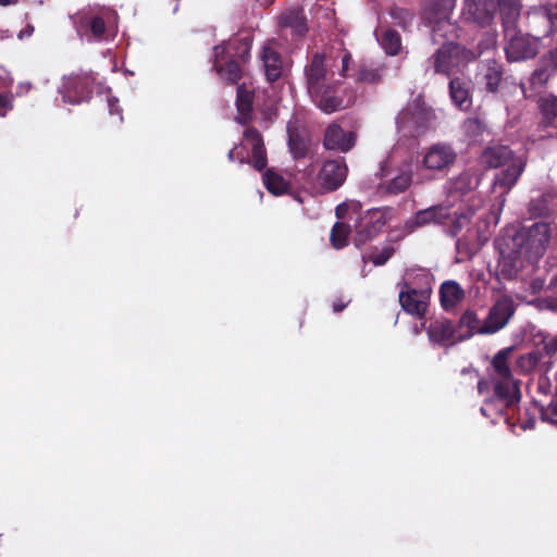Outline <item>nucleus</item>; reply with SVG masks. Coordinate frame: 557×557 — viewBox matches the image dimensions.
Instances as JSON below:
<instances>
[{"mask_svg": "<svg viewBox=\"0 0 557 557\" xmlns=\"http://www.w3.org/2000/svg\"><path fill=\"white\" fill-rule=\"evenodd\" d=\"M304 79L307 94L322 112L334 113L351 104V99L342 94L343 83L334 78L330 58L324 52L315 51L308 55Z\"/></svg>", "mask_w": 557, "mask_h": 557, "instance_id": "obj_1", "label": "nucleus"}, {"mask_svg": "<svg viewBox=\"0 0 557 557\" xmlns=\"http://www.w3.org/2000/svg\"><path fill=\"white\" fill-rule=\"evenodd\" d=\"M252 40L248 37L230 44L216 45L213 48V70L226 84L237 85L243 77V69L235 58L242 62L250 58Z\"/></svg>", "mask_w": 557, "mask_h": 557, "instance_id": "obj_2", "label": "nucleus"}, {"mask_svg": "<svg viewBox=\"0 0 557 557\" xmlns=\"http://www.w3.org/2000/svg\"><path fill=\"white\" fill-rule=\"evenodd\" d=\"M512 352V347L504 348L492 360L495 395L504 406H511L520 399L519 382L515 379L509 364Z\"/></svg>", "mask_w": 557, "mask_h": 557, "instance_id": "obj_3", "label": "nucleus"}, {"mask_svg": "<svg viewBox=\"0 0 557 557\" xmlns=\"http://www.w3.org/2000/svg\"><path fill=\"white\" fill-rule=\"evenodd\" d=\"M395 120L399 132L417 138L434 128L436 113L423 102L413 101L404 108Z\"/></svg>", "mask_w": 557, "mask_h": 557, "instance_id": "obj_4", "label": "nucleus"}, {"mask_svg": "<svg viewBox=\"0 0 557 557\" xmlns=\"http://www.w3.org/2000/svg\"><path fill=\"white\" fill-rule=\"evenodd\" d=\"M479 54L461 46L458 42H444L431 57L434 72L445 76H450L461 67L476 60Z\"/></svg>", "mask_w": 557, "mask_h": 557, "instance_id": "obj_5", "label": "nucleus"}, {"mask_svg": "<svg viewBox=\"0 0 557 557\" xmlns=\"http://www.w3.org/2000/svg\"><path fill=\"white\" fill-rule=\"evenodd\" d=\"M504 52L508 63L534 59L541 49V37L523 33L518 26L503 29Z\"/></svg>", "mask_w": 557, "mask_h": 557, "instance_id": "obj_6", "label": "nucleus"}, {"mask_svg": "<svg viewBox=\"0 0 557 557\" xmlns=\"http://www.w3.org/2000/svg\"><path fill=\"white\" fill-rule=\"evenodd\" d=\"M553 231L546 222H535L531 226L509 224L503 230L500 240L494 244H549Z\"/></svg>", "mask_w": 557, "mask_h": 557, "instance_id": "obj_7", "label": "nucleus"}, {"mask_svg": "<svg viewBox=\"0 0 557 557\" xmlns=\"http://www.w3.org/2000/svg\"><path fill=\"white\" fill-rule=\"evenodd\" d=\"M455 0H436L430 3L425 10L426 18L432 26L433 36L448 38L456 37L457 27L449 21V13L453 10Z\"/></svg>", "mask_w": 557, "mask_h": 557, "instance_id": "obj_8", "label": "nucleus"}, {"mask_svg": "<svg viewBox=\"0 0 557 557\" xmlns=\"http://www.w3.org/2000/svg\"><path fill=\"white\" fill-rule=\"evenodd\" d=\"M94 78L85 72L72 73L63 77L61 92L63 100L78 104L88 99L92 92Z\"/></svg>", "mask_w": 557, "mask_h": 557, "instance_id": "obj_9", "label": "nucleus"}, {"mask_svg": "<svg viewBox=\"0 0 557 557\" xmlns=\"http://www.w3.org/2000/svg\"><path fill=\"white\" fill-rule=\"evenodd\" d=\"M348 166L345 158L327 159L322 163L317 180L325 193L337 190L346 181Z\"/></svg>", "mask_w": 557, "mask_h": 557, "instance_id": "obj_10", "label": "nucleus"}, {"mask_svg": "<svg viewBox=\"0 0 557 557\" xmlns=\"http://www.w3.org/2000/svg\"><path fill=\"white\" fill-rule=\"evenodd\" d=\"M476 83L487 94L497 95L505 83V67L496 59H486L478 66Z\"/></svg>", "mask_w": 557, "mask_h": 557, "instance_id": "obj_11", "label": "nucleus"}, {"mask_svg": "<svg viewBox=\"0 0 557 557\" xmlns=\"http://www.w3.org/2000/svg\"><path fill=\"white\" fill-rule=\"evenodd\" d=\"M515 312L513 301L509 296L499 297L490 309L488 315L479 330L480 334H493L506 326Z\"/></svg>", "mask_w": 557, "mask_h": 557, "instance_id": "obj_12", "label": "nucleus"}, {"mask_svg": "<svg viewBox=\"0 0 557 557\" xmlns=\"http://www.w3.org/2000/svg\"><path fill=\"white\" fill-rule=\"evenodd\" d=\"M356 143L357 133L345 131L336 122L329 124L323 134V148L329 151L347 153L356 146Z\"/></svg>", "mask_w": 557, "mask_h": 557, "instance_id": "obj_13", "label": "nucleus"}, {"mask_svg": "<svg viewBox=\"0 0 557 557\" xmlns=\"http://www.w3.org/2000/svg\"><path fill=\"white\" fill-rule=\"evenodd\" d=\"M457 159L455 149L446 143L431 145L424 152L422 164L425 169L446 172Z\"/></svg>", "mask_w": 557, "mask_h": 557, "instance_id": "obj_14", "label": "nucleus"}, {"mask_svg": "<svg viewBox=\"0 0 557 557\" xmlns=\"http://www.w3.org/2000/svg\"><path fill=\"white\" fill-rule=\"evenodd\" d=\"M495 13V0H466L462 8L463 20L481 27L491 25Z\"/></svg>", "mask_w": 557, "mask_h": 557, "instance_id": "obj_15", "label": "nucleus"}, {"mask_svg": "<svg viewBox=\"0 0 557 557\" xmlns=\"http://www.w3.org/2000/svg\"><path fill=\"white\" fill-rule=\"evenodd\" d=\"M259 59L262 62L268 82L274 83L283 77L286 65L282 53L273 42H267L261 48Z\"/></svg>", "mask_w": 557, "mask_h": 557, "instance_id": "obj_16", "label": "nucleus"}, {"mask_svg": "<svg viewBox=\"0 0 557 557\" xmlns=\"http://www.w3.org/2000/svg\"><path fill=\"white\" fill-rule=\"evenodd\" d=\"M449 209L443 205L432 206L430 208L419 210L410 219L406 221L405 227L409 233L414 232L418 227L431 224H444L449 219Z\"/></svg>", "mask_w": 557, "mask_h": 557, "instance_id": "obj_17", "label": "nucleus"}, {"mask_svg": "<svg viewBox=\"0 0 557 557\" xmlns=\"http://www.w3.org/2000/svg\"><path fill=\"white\" fill-rule=\"evenodd\" d=\"M278 24L283 29H290L295 39H302L309 30L305 11L299 7L283 11L278 16Z\"/></svg>", "mask_w": 557, "mask_h": 557, "instance_id": "obj_18", "label": "nucleus"}, {"mask_svg": "<svg viewBox=\"0 0 557 557\" xmlns=\"http://www.w3.org/2000/svg\"><path fill=\"white\" fill-rule=\"evenodd\" d=\"M557 73L552 66L540 60L539 66L531 73L528 85L521 84V90L524 97L530 98L542 92L548 81Z\"/></svg>", "mask_w": 557, "mask_h": 557, "instance_id": "obj_19", "label": "nucleus"}, {"mask_svg": "<svg viewBox=\"0 0 557 557\" xmlns=\"http://www.w3.org/2000/svg\"><path fill=\"white\" fill-rule=\"evenodd\" d=\"M471 81L466 77H454L449 81V97L460 110L467 111L472 107Z\"/></svg>", "mask_w": 557, "mask_h": 557, "instance_id": "obj_20", "label": "nucleus"}, {"mask_svg": "<svg viewBox=\"0 0 557 557\" xmlns=\"http://www.w3.org/2000/svg\"><path fill=\"white\" fill-rule=\"evenodd\" d=\"M288 149L294 159L299 160L308 156L310 151V136L306 128L294 124L287 126Z\"/></svg>", "mask_w": 557, "mask_h": 557, "instance_id": "obj_21", "label": "nucleus"}, {"mask_svg": "<svg viewBox=\"0 0 557 557\" xmlns=\"http://www.w3.org/2000/svg\"><path fill=\"white\" fill-rule=\"evenodd\" d=\"M245 140L251 146V164L257 171L265 169L268 163L267 151L261 133L255 127L244 132Z\"/></svg>", "mask_w": 557, "mask_h": 557, "instance_id": "obj_22", "label": "nucleus"}, {"mask_svg": "<svg viewBox=\"0 0 557 557\" xmlns=\"http://www.w3.org/2000/svg\"><path fill=\"white\" fill-rule=\"evenodd\" d=\"M428 294L423 290L410 289L400 292L399 302L405 311L421 318L428 308Z\"/></svg>", "mask_w": 557, "mask_h": 557, "instance_id": "obj_23", "label": "nucleus"}, {"mask_svg": "<svg viewBox=\"0 0 557 557\" xmlns=\"http://www.w3.org/2000/svg\"><path fill=\"white\" fill-rule=\"evenodd\" d=\"M478 185L479 178L475 173L467 170L449 181L447 193L451 198H462L473 191Z\"/></svg>", "mask_w": 557, "mask_h": 557, "instance_id": "obj_24", "label": "nucleus"}, {"mask_svg": "<svg viewBox=\"0 0 557 557\" xmlns=\"http://www.w3.org/2000/svg\"><path fill=\"white\" fill-rule=\"evenodd\" d=\"M515 159L512 150L502 145L486 147L481 156V162L490 169L504 166Z\"/></svg>", "mask_w": 557, "mask_h": 557, "instance_id": "obj_25", "label": "nucleus"}, {"mask_svg": "<svg viewBox=\"0 0 557 557\" xmlns=\"http://www.w3.org/2000/svg\"><path fill=\"white\" fill-rule=\"evenodd\" d=\"M502 28L507 29L518 26L522 3L521 0H497Z\"/></svg>", "mask_w": 557, "mask_h": 557, "instance_id": "obj_26", "label": "nucleus"}, {"mask_svg": "<svg viewBox=\"0 0 557 557\" xmlns=\"http://www.w3.org/2000/svg\"><path fill=\"white\" fill-rule=\"evenodd\" d=\"M524 171V163L520 158L508 163L507 168L500 171L495 177V184L509 191L518 182Z\"/></svg>", "mask_w": 557, "mask_h": 557, "instance_id": "obj_27", "label": "nucleus"}, {"mask_svg": "<svg viewBox=\"0 0 557 557\" xmlns=\"http://www.w3.org/2000/svg\"><path fill=\"white\" fill-rule=\"evenodd\" d=\"M541 114L540 124L544 127L557 129V96L548 95L537 100Z\"/></svg>", "mask_w": 557, "mask_h": 557, "instance_id": "obj_28", "label": "nucleus"}, {"mask_svg": "<svg viewBox=\"0 0 557 557\" xmlns=\"http://www.w3.org/2000/svg\"><path fill=\"white\" fill-rule=\"evenodd\" d=\"M385 224L384 213L380 209H372L360 219L359 232L371 239Z\"/></svg>", "mask_w": 557, "mask_h": 557, "instance_id": "obj_29", "label": "nucleus"}, {"mask_svg": "<svg viewBox=\"0 0 557 557\" xmlns=\"http://www.w3.org/2000/svg\"><path fill=\"white\" fill-rule=\"evenodd\" d=\"M253 98V91L245 83L237 86L236 108L242 123H247L251 119Z\"/></svg>", "mask_w": 557, "mask_h": 557, "instance_id": "obj_30", "label": "nucleus"}, {"mask_svg": "<svg viewBox=\"0 0 557 557\" xmlns=\"http://www.w3.org/2000/svg\"><path fill=\"white\" fill-rule=\"evenodd\" d=\"M386 66L360 63L354 77L357 83L374 85L382 82Z\"/></svg>", "mask_w": 557, "mask_h": 557, "instance_id": "obj_31", "label": "nucleus"}, {"mask_svg": "<svg viewBox=\"0 0 557 557\" xmlns=\"http://www.w3.org/2000/svg\"><path fill=\"white\" fill-rule=\"evenodd\" d=\"M442 306L448 310L456 307L463 298L465 293L455 281L444 282L440 289Z\"/></svg>", "mask_w": 557, "mask_h": 557, "instance_id": "obj_32", "label": "nucleus"}, {"mask_svg": "<svg viewBox=\"0 0 557 557\" xmlns=\"http://www.w3.org/2000/svg\"><path fill=\"white\" fill-rule=\"evenodd\" d=\"M109 14V11L102 15L85 14L81 17V26L88 27L94 38L101 40L106 33V16Z\"/></svg>", "mask_w": 557, "mask_h": 557, "instance_id": "obj_33", "label": "nucleus"}, {"mask_svg": "<svg viewBox=\"0 0 557 557\" xmlns=\"http://www.w3.org/2000/svg\"><path fill=\"white\" fill-rule=\"evenodd\" d=\"M263 184L273 195H283L289 188V183L273 169H268L263 174Z\"/></svg>", "mask_w": 557, "mask_h": 557, "instance_id": "obj_34", "label": "nucleus"}, {"mask_svg": "<svg viewBox=\"0 0 557 557\" xmlns=\"http://www.w3.org/2000/svg\"><path fill=\"white\" fill-rule=\"evenodd\" d=\"M381 46L389 55H397L401 49V37L395 29H386L381 36Z\"/></svg>", "mask_w": 557, "mask_h": 557, "instance_id": "obj_35", "label": "nucleus"}, {"mask_svg": "<svg viewBox=\"0 0 557 557\" xmlns=\"http://www.w3.org/2000/svg\"><path fill=\"white\" fill-rule=\"evenodd\" d=\"M412 182V173L403 171L396 177L392 178L386 185V191L392 195H398L406 191Z\"/></svg>", "mask_w": 557, "mask_h": 557, "instance_id": "obj_36", "label": "nucleus"}, {"mask_svg": "<svg viewBox=\"0 0 557 557\" xmlns=\"http://www.w3.org/2000/svg\"><path fill=\"white\" fill-rule=\"evenodd\" d=\"M350 233L351 227L349 224L337 221L331 228L330 244H346Z\"/></svg>", "mask_w": 557, "mask_h": 557, "instance_id": "obj_37", "label": "nucleus"}, {"mask_svg": "<svg viewBox=\"0 0 557 557\" xmlns=\"http://www.w3.org/2000/svg\"><path fill=\"white\" fill-rule=\"evenodd\" d=\"M462 127L465 134L474 140L482 136L485 131V124L479 117L467 119Z\"/></svg>", "mask_w": 557, "mask_h": 557, "instance_id": "obj_38", "label": "nucleus"}, {"mask_svg": "<svg viewBox=\"0 0 557 557\" xmlns=\"http://www.w3.org/2000/svg\"><path fill=\"white\" fill-rule=\"evenodd\" d=\"M394 250L388 246H383L381 249H375V251L370 255H363L364 261H372L375 265H383L393 255Z\"/></svg>", "mask_w": 557, "mask_h": 557, "instance_id": "obj_39", "label": "nucleus"}, {"mask_svg": "<svg viewBox=\"0 0 557 557\" xmlns=\"http://www.w3.org/2000/svg\"><path fill=\"white\" fill-rule=\"evenodd\" d=\"M544 16L547 18L549 23V27L545 34V36L553 35L557 32V2L554 4H548L543 8Z\"/></svg>", "mask_w": 557, "mask_h": 557, "instance_id": "obj_40", "label": "nucleus"}, {"mask_svg": "<svg viewBox=\"0 0 557 557\" xmlns=\"http://www.w3.org/2000/svg\"><path fill=\"white\" fill-rule=\"evenodd\" d=\"M529 212L533 216H543L548 213L546 200L542 197L532 199L529 203Z\"/></svg>", "mask_w": 557, "mask_h": 557, "instance_id": "obj_41", "label": "nucleus"}, {"mask_svg": "<svg viewBox=\"0 0 557 557\" xmlns=\"http://www.w3.org/2000/svg\"><path fill=\"white\" fill-rule=\"evenodd\" d=\"M461 326H466L469 329L471 333H480L479 330L482 325H480V321L475 313L473 312H466L460 319Z\"/></svg>", "mask_w": 557, "mask_h": 557, "instance_id": "obj_42", "label": "nucleus"}, {"mask_svg": "<svg viewBox=\"0 0 557 557\" xmlns=\"http://www.w3.org/2000/svg\"><path fill=\"white\" fill-rule=\"evenodd\" d=\"M536 361H537V359L534 355H532V354L523 355L518 358V360L516 362V367L520 372L527 373L535 367Z\"/></svg>", "mask_w": 557, "mask_h": 557, "instance_id": "obj_43", "label": "nucleus"}, {"mask_svg": "<svg viewBox=\"0 0 557 557\" xmlns=\"http://www.w3.org/2000/svg\"><path fill=\"white\" fill-rule=\"evenodd\" d=\"M451 325L448 323L434 326L430 331V336L434 341H445L450 337L451 335Z\"/></svg>", "mask_w": 557, "mask_h": 557, "instance_id": "obj_44", "label": "nucleus"}, {"mask_svg": "<svg viewBox=\"0 0 557 557\" xmlns=\"http://www.w3.org/2000/svg\"><path fill=\"white\" fill-rule=\"evenodd\" d=\"M470 224V215L466 213H461L456 216L451 222L449 233L453 236H456L462 228L467 227Z\"/></svg>", "mask_w": 557, "mask_h": 557, "instance_id": "obj_45", "label": "nucleus"}, {"mask_svg": "<svg viewBox=\"0 0 557 557\" xmlns=\"http://www.w3.org/2000/svg\"><path fill=\"white\" fill-rule=\"evenodd\" d=\"M13 109V96L0 94V115L5 116Z\"/></svg>", "mask_w": 557, "mask_h": 557, "instance_id": "obj_46", "label": "nucleus"}, {"mask_svg": "<svg viewBox=\"0 0 557 557\" xmlns=\"http://www.w3.org/2000/svg\"><path fill=\"white\" fill-rule=\"evenodd\" d=\"M352 62H354V60H352L351 53L349 51L345 50L342 55V69L339 71L341 77L345 78V77L349 76L348 70Z\"/></svg>", "mask_w": 557, "mask_h": 557, "instance_id": "obj_47", "label": "nucleus"}, {"mask_svg": "<svg viewBox=\"0 0 557 557\" xmlns=\"http://www.w3.org/2000/svg\"><path fill=\"white\" fill-rule=\"evenodd\" d=\"M117 102L119 101L115 98H110L108 100L110 114H121V109L119 108Z\"/></svg>", "mask_w": 557, "mask_h": 557, "instance_id": "obj_48", "label": "nucleus"}, {"mask_svg": "<svg viewBox=\"0 0 557 557\" xmlns=\"http://www.w3.org/2000/svg\"><path fill=\"white\" fill-rule=\"evenodd\" d=\"M545 350L549 354L557 352V336L548 341L545 346Z\"/></svg>", "mask_w": 557, "mask_h": 557, "instance_id": "obj_49", "label": "nucleus"}, {"mask_svg": "<svg viewBox=\"0 0 557 557\" xmlns=\"http://www.w3.org/2000/svg\"><path fill=\"white\" fill-rule=\"evenodd\" d=\"M227 157H228L230 161L238 160L239 162H244V160H245V158L243 156H239V153L237 152V147H235L234 149L230 150Z\"/></svg>", "mask_w": 557, "mask_h": 557, "instance_id": "obj_50", "label": "nucleus"}, {"mask_svg": "<svg viewBox=\"0 0 557 557\" xmlns=\"http://www.w3.org/2000/svg\"><path fill=\"white\" fill-rule=\"evenodd\" d=\"M34 33V26L28 24L24 29L18 33V38L30 37Z\"/></svg>", "mask_w": 557, "mask_h": 557, "instance_id": "obj_51", "label": "nucleus"}, {"mask_svg": "<svg viewBox=\"0 0 557 557\" xmlns=\"http://www.w3.org/2000/svg\"><path fill=\"white\" fill-rule=\"evenodd\" d=\"M348 207L346 203H341L335 208V215L338 219H343L345 216V213L347 211Z\"/></svg>", "mask_w": 557, "mask_h": 557, "instance_id": "obj_52", "label": "nucleus"}, {"mask_svg": "<svg viewBox=\"0 0 557 557\" xmlns=\"http://www.w3.org/2000/svg\"><path fill=\"white\" fill-rule=\"evenodd\" d=\"M18 0H0V5L7 7L17 3Z\"/></svg>", "mask_w": 557, "mask_h": 557, "instance_id": "obj_53", "label": "nucleus"}, {"mask_svg": "<svg viewBox=\"0 0 557 557\" xmlns=\"http://www.w3.org/2000/svg\"><path fill=\"white\" fill-rule=\"evenodd\" d=\"M345 307H346V304H344V302L343 304H334L333 305V309H334L335 312L342 311Z\"/></svg>", "mask_w": 557, "mask_h": 557, "instance_id": "obj_54", "label": "nucleus"}, {"mask_svg": "<svg viewBox=\"0 0 557 557\" xmlns=\"http://www.w3.org/2000/svg\"><path fill=\"white\" fill-rule=\"evenodd\" d=\"M490 405H491V403H486V404H485V406H483V407L481 408V412H482L484 416H486V411H487V408H488V406H490Z\"/></svg>", "mask_w": 557, "mask_h": 557, "instance_id": "obj_55", "label": "nucleus"}]
</instances>
